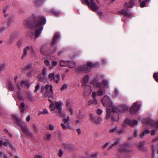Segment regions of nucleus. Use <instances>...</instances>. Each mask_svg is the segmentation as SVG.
<instances>
[{"label":"nucleus","instance_id":"1","mask_svg":"<svg viewBox=\"0 0 158 158\" xmlns=\"http://www.w3.org/2000/svg\"><path fill=\"white\" fill-rule=\"evenodd\" d=\"M128 110V107L124 105L118 107H113L112 110L109 108H107L106 118L108 119L111 116L112 120L113 122L117 121L118 120L119 117L118 112H125Z\"/></svg>","mask_w":158,"mask_h":158},{"label":"nucleus","instance_id":"2","mask_svg":"<svg viewBox=\"0 0 158 158\" xmlns=\"http://www.w3.org/2000/svg\"><path fill=\"white\" fill-rule=\"evenodd\" d=\"M39 21L35 22L32 25L31 32L34 36L37 37L41 33L43 27V25L45 24L46 23V20L43 17L39 18Z\"/></svg>","mask_w":158,"mask_h":158},{"label":"nucleus","instance_id":"3","mask_svg":"<svg viewBox=\"0 0 158 158\" xmlns=\"http://www.w3.org/2000/svg\"><path fill=\"white\" fill-rule=\"evenodd\" d=\"M48 100L51 102L49 106L51 111H54L55 113H57L56 115L58 116L62 117L65 116V114L62 112L61 106L63 103L62 102H55L54 103L50 99H48Z\"/></svg>","mask_w":158,"mask_h":158},{"label":"nucleus","instance_id":"4","mask_svg":"<svg viewBox=\"0 0 158 158\" xmlns=\"http://www.w3.org/2000/svg\"><path fill=\"white\" fill-rule=\"evenodd\" d=\"M129 6L128 5V4L127 2H126L124 5L123 9L119 11V13L122 14L125 16L127 17H129L131 16L132 14L131 12H128V8L129 7L130 8L133 7L134 4V2L132 0H131L129 1Z\"/></svg>","mask_w":158,"mask_h":158},{"label":"nucleus","instance_id":"5","mask_svg":"<svg viewBox=\"0 0 158 158\" xmlns=\"http://www.w3.org/2000/svg\"><path fill=\"white\" fill-rule=\"evenodd\" d=\"M41 92L45 94L46 96L49 98L52 97L53 95V91L52 85H46L44 87H41Z\"/></svg>","mask_w":158,"mask_h":158},{"label":"nucleus","instance_id":"6","mask_svg":"<svg viewBox=\"0 0 158 158\" xmlns=\"http://www.w3.org/2000/svg\"><path fill=\"white\" fill-rule=\"evenodd\" d=\"M82 3L85 2L87 5L89 6L91 8L92 10L96 11L98 9V7L94 2V0H90V3L88 0H81Z\"/></svg>","mask_w":158,"mask_h":158},{"label":"nucleus","instance_id":"7","mask_svg":"<svg viewBox=\"0 0 158 158\" xmlns=\"http://www.w3.org/2000/svg\"><path fill=\"white\" fill-rule=\"evenodd\" d=\"M102 102L105 107H110L112 106V103L110 98L107 96H105L102 100Z\"/></svg>","mask_w":158,"mask_h":158},{"label":"nucleus","instance_id":"8","mask_svg":"<svg viewBox=\"0 0 158 158\" xmlns=\"http://www.w3.org/2000/svg\"><path fill=\"white\" fill-rule=\"evenodd\" d=\"M140 104L139 102H135L132 106L131 110L130 113L132 114H135L137 112L140 108Z\"/></svg>","mask_w":158,"mask_h":158},{"label":"nucleus","instance_id":"9","mask_svg":"<svg viewBox=\"0 0 158 158\" xmlns=\"http://www.w3.org/2000/svg\"><path fill=\"white\" fill-rule=\"evenodd\" d=\"M143 123L147 125H149L150 126L155 127L158 129V122H156L150 118H147L144 120Z\"/></svg>","mask_w":158,"mask_h":158},{"label":"nucleus","instance_id":"10","mask_svg":"<svg viewBox=\"0 0 158 158\" xmlns=\"http://www.w3.org/2000/svg\"><path fill=\"white\" fill-rule=\"evenodd\" d=\"M90 120L96 124H99L102 121V119L99 116H95L92 114L89 115Z\"/></svg>","mask_w":158,"mask_h":158},{"label":"nucleus","instance_id":"11","mask_svg":"<svg viewBox=\"0 0 158 158\" xmlns=\"http://www.w3.org/2000/svg\"><path fill=\"white\" fill-rule=\"evenodd\" d=\"M91 91V87L89 85L85 86L84 89L83 95L85 97L89 96Z\"/></svg>","mask_w":158,"mask_h":158},{"label":"nucleus","instance_id":"12","mask_svg":"<svg viewBox=\"0 0 158 158\" xmlns=\"http://www.w3.org/2000/svg\"><path fill=\"white\" fill-rule=\"evenodd\" d=\"M20 126L22 131L25 133L26 135L29 136H31L32 135L31 131H29L28 130L25 124H20Z\"/></svg>","mask_w":158,"mask_h":158},{"label":"nucleus","instance_id":"13","mask_svg":"<svg viewBox=\"0 0 158 158\" xmlns=\"http://www.w3.org/2000/svg\"><path fill=\"white\" fill-rule=\"evenodd\" d=\"M125 122L131 126L136 125L138 123V122L136 120H131L128 118L126 119Z\"/></svg>","mask_w":158,"mask_h":158},{"label":"nucleus","instance_id":"14","mask_svg":"<svg viewBox=\"0 0 158 158\" xmlns=\"http://www.w3.org/2000/svg\"><path fill=\"white\" fill-rule=\"evenodd\" d=\"M93 63L90 62H89L86 65H84L85 67V70L86 72L90 71L91 69L94 66H95Z\"/></svg>","mask_w":158,"mask_h":158},{"label":"nucleus","instance_id":"15","mask_svg":"<svg viewBox=\"0 0 158 158\" xmlns=\"http://www.w3.org/2000/svg\"><path fill=\"white\" fill-rule=\"evenodd\" d=\"M76 72L77 73L82 72H86L85 66L82 65L77 67L76 69Z\"/></svg>","mask_w":158,"mask_h":158},{"label":"nucleus","instance_id":"16","mask_svg":"<svg viewBox=\"0 0 158 158\" xmlns=\"http://www.w3.org/2000/svg\"><path fill=\"white\" fill-rule=\"evenodd\" d=\"M23 85L27 87V88L29 87V82L28 81H22L20 85H17V87L19 89H21V87Z\"/></svg>","mask_w":158,"mask_h":158},{"label":"nucleus","instance_id":"17","mask_svg":"<svg viewBox=\"0 0 158 158\" xmlns=\"http://www.w3.org/2000/svg\"><path fill=\"white\" fill-rule=\"evenodd\" d=\"M106 90L103 88H100L96 92L97 95L102 96L104 95L105 93Z\"/></svg>","mask_w":158,"mask_h":158},{"label":"nucleus","instance_id":"18","mask_svg":"<svg viewBox=\"0 0 158 158\" xmlns=\"http://www.w3.org/2000/svg\"><path fill=\"white\" fill-rule=\"evenodd\" d=\"M31 47L30 46H27L23 49V53L22 56V58L23 59L27 54V52L30 49Z\"/></svg>","mask_w":158,"mask_h":158},{"label":"nucleus","instance_id":"19","mask_svg":"<svg viewBox=\"0 0 158 158\" xmlns=\"http://www.w3.org/2000/svg\"><path fill=\"white\" fill-rule=\"evenodd\" d=\"M64 146L65 148L69 151L72 150L73 148V146L69 144H64Z\"/></svg>","mask_w":158,"mask_h":158},{"label":"nucleus","instance_id":"20","mask_svg":"<svg viewBox=\"0 0 158 158\" xmlns=\"http://www.w3.org/2000/svg\"><path fill=\"white\" fill-rule=\"evenodd\" d=\"M128 147V146L123 145L121 146L120 148H118V150L120 152H123L124 151H127Z\"/></svg>","mask_w":158,"mask_h":158},{"label":"nucleus","instance_id":"21","mask_svg":"<svg viewBox=\"0 0 158 158\" xmlns=\"http://www.w3.org/2000/svg\"><path fill=\"white\" fill-rule=\"evenodd\" d=\"M59 35L58 33H55L54 36L53 37V40L52 43V45H53L56 43V41L59 39Z\"/></svg>","mask_w":158,"mask_h":158},{"label":"nucleus","instance_id":"22","mask_svg":"<svg viewBox=\"0 0 158 158\" xmlns=\"http://www.w3.org/2000/svg\"><path fill=\"white\" fill-rule=\"evenodd\" d=\"M97 94L96 92H93L92 93V97H93V104L96 105L97 104V101L96 98Z\"/></svg>","mask_w":158,"mask_h":158},{"label":"nucleus","instance_id":"23","mask_svg":"<svg viewBox=\"0 0 158 158\" xmlns=\"http://www.w3.org/2000/svg\"><path fill=\"white\" fill-rule=\"evenodd\" d=\"M69 63L67 64V66L70 68H74L76 66V63L73 61H68Z\"/></svg>","mask_w":158,"mask_h":158},{"label":"nucleus","instance_id":"24","mask_svg":"<svg viewBox=\"0 0 158 158\" xmlns=\"http://www.w3.org/2000/svg\"><path fill=\"white\" fill-rule=\"evenodd\" d=\"M60 80V76L59 74H57L55 75L53 79V81L55 82L56 83H59Z\"/></svg>","mask_w":158,"mask_h":158},{"label":"nucleus","instance_id":"25","mask_svg":"<svg viewBox=\"0 0 158 158\" xmlns=\"http://www.w3.org/2000/svg\"><path fill=\"white\" fill-rule=\"evenodd\" d=\"M52 135L49 132H47L44 136V139L45 140H50Z\"/></svg>","mask_w":158,"mask_h":158},{"label":"nucleus","instance_id":"26","mask_svg":"<svg viewBox=\"0 0 158 158\" xmlns=\"http://www.w3.org/2000/svg\"><path fill=\"white\" fill-rule=\"evenodd\" d=\"M150 131L149 130H145L144 131H143L142 133L140 134V136L141 138H143V137L148 134L149 133Z\"/></svg>","mask_w":158,"mask_h":158},{"label":"nucleus","instance_id":"27","mask_svg":"<svg viewBox=\"0 0 158 158\" xmlns=\"http://www.w3.org/2000/svg\"><path fill=\"white\" fill-rule=\"evenodd\" d=\"M63 120L64 121V123L67 125L68 127H70L69 123L70 120L69 117V116L67 117L66 118H64Z\"/></svg>","mask_w":158,"mask_h":158},{"label":"nucleus","instance_id":"28","mask_svg":"<svg viewBox=\"0 0 158 158\" xmlns=\"http://www.w3.org/2000/svg\"><path fill=\"white\" fill-rule=\"evenodd\" d=\"M8 87L9 89L11 91H14L15 90V87L14 85L11 82L8 83Z\"/></svg>","mask_w":158,"mask_h":158},{"label":"nucleus","instance_id":"29","mask_svg":"<svg viewBox=\"0 0 158 158\" xmlns=\"http://www.w3.org/2000/svg\"><path fill=\"white\" fill-rule=\"evenodd\" d=\"M16 38V35L13 34H12L10 36L9 42L11 43H13V42L15 41Z\"/></svg>","mask_w":158,"mask_h":158},{"label":"nucleus","instance_id":"30","mask_svg":"<svg viewBox=\"0 0 158 158\" xmlns=\"http://www.w3.org/2000/svg\"><path fill=\"white\" fill-rule=\"evenodd\" d=\"M32 128L33 130L34 133V134H36L38 132V129L37 126L35 123H33Z\"/></svg>","mask_w":158,"mask_h":158},{"label":"nucleus","instance_id":"31","mask_svg":"<svg viewBox=\"0 0 158 158\" xmlns=\"http://www.w3.org/2000/svg\"><path fill=\"white\" fill-rule=\"evenodd\" d=\"M26 94L27 96L28 99L30 101H32L33 99V97L31 95L30 93L29 92H27L26 93Z\"/></svg>","mask_w":158,"mask_h":158},{"label":"nucleus","instance_id":"32","mask_svg":"<svg viewBox=\"0 0 158 158\" xmlns=\"http://www.w3.org/2000/svg\"><path fill=\"white\" fill-rule=\"evenodd\" d=\"M68 61H65L63 60H61L60 62V66L62 67L67 66V64L69 63Z\"/></svg>","mask_w":158,"mask_h":158},{"label":"nucleus","instance_id":"33","mask_svg":"<svg viewBox=\"0 0 158 158\" xmlns=\"http://www.w3.org/2000/svg\"><path fill=\"white\" fill-rule=\"evenodd\" d=\"M25 105L24 102H21L20 105V110L22 112H23L25 110Z\"/></svg>","mask_w":158,"mask_h":158},{"label":"nucleus","instance_id":"34","mask_svg":"<svg viewBox=\"0 0 158 158\" xmlns=\"http://www.w3.org/2000/svg\"><path fill=\"white\" fill-rule=\"evenodd\" d=\"M55 74L54 73H50L48 75V77L51 81L53 80Z\"/></svg>","mask_w":158,"mask_h":158},{"label":"nucleus","instance_id":"35","mask_svg":"<svg viewBox=\"0 0 158 158\" xmlns=\"http://www.w3.org/2000/svg\"><path fill=\"white\" fill-rule=\"evenodd\" d=\"M94 85L98 88H99V89L100 88H101V87H102V84L98 82H96L94 83Z\"/></svg>","mask_w":158,"mask_h":158},{"label":"nucleus","instance_id":"36","mask_svg":"<svg viewBox=\"0 0 158 158\" xmlns=\"http://www.w3.org/2000/svg\"><path fill=\"white\" fill-rule=\"evenodd\" d=\"M102 83L105 88L108 87V83L107 81L106 80H103L102 81Z\"/></svg>","mask_w":158,"mask_h":158},{"label":"nucleus","instance_id":"37","mask_svg":"<svg viewBox=\"0 0 158 158\" xmlns=\"http://www.w3.org/2000/svg\"><path fill=\"white\" fill-rule=\"evenodd\" d=\"M22 41L21 40H19L17 42L16 45L18 48H20L22 45Z\"/></svg>","mask_w":158,"mask_h":158},{"label":"nucleus","instance_id":"38","mask_svg":"<svg viewBox=\"0 0 158 158\" xmlns=\"http://www.w3.org/2000/svg\"><path fill=\"white\" fill-rule=\"evenodd\" d=\"M67 125L64 123H61L60 124L61 126L62 127L63 130H66L67 129V127L66 126Z\"/></svg>","mask_w":158,"mask_h":158},{"label":"nucleus","instance_id":"39","mask_svg":"<svg viewBox=\"0 0 158 158\" xmlns=\"http://www.w3.org/2000/svg\"><path fill=\"white\" fill-rule=\"evenodd\" d=\"M31 47V51H30V53L33 56H35V52L32 46H30Z\"/></svg>","mask_w":158,"mask_h":158},{"label":"nucleus","instance_id":"40","mask_svg":"<svg viewBox=\"0 0 158 158\" xmlns=\"http://www.w3.org/2000/svg\"><path fill=\"white\" fill-rule=\"evenodd\" d=\"M6 65L5 64H0V72L2 71L3 69L6 67Z\"/></svg>","mask_w":158,"mask_h":158},{"label":"nucleus","instance_id":"41","mask_svg":"<svg viewBox=\"0 0 158 158\" xmlns=\"http://www.w3.org/2000/svg\"><path fill=\"white\" fill-rule=\"evenodd\" d=\"M68 88L67 85L66 84H64L61 88V91L67 89Z\"/></svg>","mask_w":158,"mask_h":158},{"label":"nucleus","instance_id":"42","mask_svg":"<svg viewBox=\"0 0 158 158\" xmlns=\"http://www.w3.org/2000/svg\"><path fill=\"white\" fill-rule=\"evenodd\" d=\"M47 69L46 68H44L42 72V73L43 75H46V73Z\"/></svg>","mask_w":158,"mask_h":158},{"label":"nucleus","instance_id":"43","mask_svg":"<svg viewBox=\"0 0 158 158\" xmlns=\"http://www.w3.org/2000/svg\"><path fill=\"white\" fill-rule=\"evenodd\" d=\"M52 12L56 16L59 15L60 14V12L57 11L55 10H52Z\"/></svg>","mask_w":158,"mask_h":158},{"label":"nucleus","instance_id":"44","mask_svg":"<svg viewBox=\"0 0 158 158\" xmlns=\"http://www.w3.org/2000/svg\"><path fill=\"white\" fill-rule=\"evenodd\" d=\"M118 91L117 89H115L114 94L113 95V97L116 98L118 96Z\"/></svg>","mask_w":158,"mask_h":158},{"label":"nucleus","instance_id":"45","mask_svg":"<svg viewBox=\"0 0 158 158\" xmlns=\"http://www.w3.org/2000/svg\"><path fill=\"white\" fill-rule=\"evenodd\" d=\"M153 77L155 80L157 82H158V73H155L153 75Z\"/></svg>","mask_w":158,"mask_h":158},{"label":"nucleus","instance_id":"46","mask_svg":"<svg viewBox=\"0 0 158 158\" xmlns=\"http://www.w3.org/2000/svg\"><path fill=\"white\" fill-rule=\"evenodd\" d=\"M147 2H146V1L144 0L143 2H141L140 3V6L141 7H144L145 6V4L147 3Z\"/></svg>","mask_w":158,"mask_h":158},{"label":"nucleus","instance_id":"47","mask_svg":"<svg viewBox=\"0 0 158 158\" xmlns=\"http://www.w3.org/2000/svg\"><path fill=\"white\" fill-rule=\"evenodd\" d=\"M88 79L89 77L88 76H85L83 78V82L85 83H86L88 81Z\"/></svg>","mask_w":158,"mask_h":158},{"label":"nucleus","instance_id":"48","mask_svg":"<svg viewBox=\"0 0 158 158\" xmlns=\"http://www.w3.org/2000/svg\"><path fill=\"white\" fill-rule=\"evenodd\" d=\"M144 145V143L143 142H140L139 143L138 146L139 148L141 149H143V145Z\"/></svg>","mask_w":158,"mask_h":158},{"label":"nucleus","instance_id":"49","mask_svg":"<svg viewBox=\"0 0 158 158\" xmlns=\"http://www.w3.org/2000/svg\"><path fill=\"white\" fill-rule=\"evenodd\" d=\"M13 118L15 120H16L17 122H19L20 121L18 117V116L16 115H14L13 116Z\"/></svg>","mask_w":158,"mask_h":158},{"label":"nucleus","instance_id":"50","mask_svg":"<svg viewBox=\"0 0 158 158\" xmlns=\"http://www.w3.org/2000/svg\"><path fill=\"white\" fill-rule=\"evenodd\" d=\"M118 141H116L114 143L112 144L108 148V150H109L110 149H111L115 145L117 144L118 143Z\"/></svg>","mask_w":158,"mask_h":158},{"label":"nucleus","instance_id":"51","mask_svg":"<svg viewBox=\"0 0 158 158\" xmlns=\"http://www.w3.org/2000/svg\"><path fill=\"white\" fill-rule=\"evenodd\" d=\"M48 113V111L47 109H44L43 111L40 112V114H45Z\"/></svg>","mask_w":158,"mask_h":158},{"label":"nucleus","instance_id":"52","mask_svg":"<svg viewBox=\"0 0 158 158\" xmlns=\"http://www.w3.org/2000/svg\"><path fill=\"white\" fill-rule=\"evenodd\" d=\"M40 87V85L39 84L36 85L35 87V89L34 90V93H36L37 92V90L39 89Z\"/></svg>","mask_w":158,"mask_h":158},{"label":"nucleus","instance_id":"53","mask_svg":"<svg viewBox=\"0 0 158 158\" xmlns=\"http://www.w3.org/2000/svg\"><path fill=\"white\" fill-rule=\"evenodd\" d=\"M67 108L68 110H69L70 111L71 115H73V110L72 109L71 107L70 106Z\"/></svg>","mask_w":158,"mask_h":158},{"label":"nucleus","instance_id":"54","mask_svg":"<svg viewBox=\"0 0 158 158\" xmlns=\"http://www.w3.org/2000/svg\"><path fill=\"white\" fill-rule=\"evenodd\" d=\"M49 129L50 131L53 130H54V126L52 124H49Z\"/></svg>","mask_w":158,"mask_h":158},{"label":"nucleus","instance_id":"55","mask_svg":"<svg viewBox=\"0 0 158 158\" xmlns=\"http://www.w3.org/2000/svg\"><path fill=\"white\" fill-rule=\"evenodd\" d=\"M44 62L46 66H49L50 65V62L47 60H45Z\"/></svg>","mask_w":158,"mask_h":158},{"label":"nucleus","instance_id":"56","mask_svg":"<svg viewBox=\"0 0 158 158\" xmlns=\"http://www.w3.org/2000/svg\"><path fill=\"white\" fill-rule=\"evenodd\" d=\"M3 144L6 147L10 146L12 148L11 145L10 143H7L6 142H5Z\"/></svg>","mask_w":158,"mask_h":158},{"label":"nucleus","instance_id":"57","mask_svg":"<svg viewBox=\"0 0 158 158\" xmlns=\"http://www.w3.org/2000/svg\"><path fill=\"white\" fill-rule=\"evenodd\" d=\"M97 156V154L96 153H94L91 155L89 158H96Z\"/></svg>","mask_w":158,"mask_h":158},{"label":"nucleus","instance_id":"58","mask_svg":"<svg viewBox=\"0 0 158 158\" xmlns=\"http://www.w3.org/2000/svg\"><path fill=\"white\" fill-rule=\"evenodd\" d=\"M102 112V111L100 109H98L97 110V114H98V115H100V114H101Z\"/></svg>","mask_w":158,"mask_h":158},{"label":"nucleus","instance_id":"59","mask_svg":"<svg viewBox=\"0 0 158 158\" xmlns=\"http://www.w3.org/2000/svg\"><path fill=\"white\" fill-rule=\"evenodd\" d=\"M117 131L116 128H114L110 130L109 131L110 132H113Z\"/></svg>","mask_w":158,"mask_h":158},{"label":"nucleus","instance_id":"60","mask_svg":"<svg viewBox=\"0 0 158 158\" xmlns=\"http://www.w3.org/2000/svg\"><path fill=\"white\" fill-rule=\"evenodd\" d=\"M31 64H28L27 65L26 67V69H31Z\"/></svg>","mask_w":158,"mask_h":158},{"label":"nucleus","instance_id":"61","mask_svg":"<svg viewBox=\"0 0 158 158\" xmlns=\"http://www.w3.org/2000/svg\"><path fill=\"white\" fill-rule=\"evenodd\" d=\"M63 154L62 151L61 150H60L58 152V156L59 157H61Z\"/></svg>","mask_w":158,"mask_h":158},{"label":"nucleus","instance_id":"62","mask_svg":"<svg viewBox=\"0 0 158 158\" xmlns=\"http://www.w3.org/2000/svg\"><path fill=\"white\" fill-rule=\"evenodd\" d=\"M109 144L108 143H106L102 147V148L104 149L106 148L109 146Z\"/></svg>","mask_w":158,"mask_h":158},{"label":"nucleus","instance_id":"63","mask_svg":"<svg viewBox=\"0 0 158 158\" xmlns=\"http://www.w3.org/2000/svg\"><path fill=\"white\" fill-rule=\"evenodd\" d=\"M6 28L1 27L0 28V33H2L6 29Z\"/></svg>","mask_w":158,"mask_h":158},{"label":"nucleus","instance_id":"64","mask_svg":"<svg viewBox=\"0 0 158 158\" xmlns=\"http://www.w3.org/2000/svg\"><path fill=\"white\" fill-rule=\"evenodd\" d=\"M35 158H42V156L41 155H37L35 156Z\"/></svg>","mask_w":158,"mask_h":158}]
</instances>
